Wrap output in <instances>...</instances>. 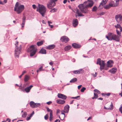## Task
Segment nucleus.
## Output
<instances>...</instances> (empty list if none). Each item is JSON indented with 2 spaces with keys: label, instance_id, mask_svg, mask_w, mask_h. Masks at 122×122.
I'll use <instances>...</instances> for the list:
<instances>
[{
  "label": "nucleus",
  "instance_id": "f257e3e1",
  "mask_svg": "<svg viewBox=\"0 0 122 122\" xmlns=\"http://www.w3.org/2000/svg\"><path fill=\"white\" fill-rule=\"evenodd\" d=\"M93 4L92 1L88 0L85 2L83 4L79 5L78 7L82 13L86 14L87 12V8L91 7Z\"/></svg>",
  "mask_w": 122,
  "mask_h": 122
},
{
  "label": "nucleus",
  "instance_id": "f03ea898",
  "mask_svg": "<svg viewBox=\"0 0 122 122\" xmlns=\"http://www.w3.org/2000/svg\"><path fill=\"white\" fill-rule=\"evenodd\" d=\"M24 6L23 5H19V3L17 2L14 7V10L17 12V14L20 13L24 10Z\"/></svg>",
  "mask_w": 122,
  "mask_h": 122
},
{
  "label": "nucleus",
  "instance_id": "7ed1b4c3",
  "mask_svg": "<svg viewBox=\"0 0 122 122\" xmlns=\"http://www.w3.org/2000/svg\"><path fill=\"white\" fill-rule=\"evenodd\" d=\"M39 8L37 9V11L39 12L41 14L42 16H45V15L46 11V7L42 5H39Z\"/></svg>",
  "mask_w": 122,
  "mask_h": 122
},
{
  "label": "nucleus",
  "instance_id": "20e7f679",
  "mask_svg": "<svg viewBox=\"0 0 122 122\" xmlns=\"http://www.w3.org/2000/svg\"><path fill=\"white\" fill-rule=\"evenodd\" d=\"M18 43V41L16 42V43L15 45L16 46L15 48V56L17 58H18L19 56V54L21 53L20 50L21 48V46L20 45L19 47L17 46Z\"/></svg>",
  "mask_w": 122,
  "mask_h": 122
},
{
  "label": "nucleus",
  "instance_id": "39448f33",
  "mask_svg": "<svg viewBox=\"0 0 122 122\" xmlns=\"http://www.w3.org/2000/svg\"><path fill=\"white\" fill-rule=\"evenodd\" d=\"M36 49L35 47L34 46L31 45L28 48V51L30 52V56H33L36 53Z\"/></svg>",
  "mask_w": 122,
  "mask_h": 122
},
{
  "label": "nucleus",
  "instance_id": "423d86ee",
  "mask_svg": "<svg viewBox=\"0 0 122 122\" xmlns=\"http://www.w3.org/2000/svg\"><path fill=\"white\" fill-rule=\"evenodd\" d=\"M120 1V0H116V4L115 3L114 1H111L108 4L111 7H114L117 6L119 5V2Z\"/></svg>",
  "mask_w": 122,
  "mask_h": 122
},
{
  "label": "nucleus",
  "instance_id": "0eeeda50",
  "mask_svg": "<svg viewBox=\"0 0 122 122\" xmlns=\"http://www.w3.org/2000/svg\"><path fill=\"white\" fill-rule=\"evenodd\" d=\"M56 5L55 2L52 0H51L47 4V7L49 9H51L52 8L55 6Z\"/></svg>",
  "mask_w": 122,
  "mask_h": 122
},
{
  "label": "nucleus",
  "instance_id": "6e6552de",
  "mask_svg": "<svg viewBox=\"0 0 122 122\" xmlns=\"http://www.w3.org/2000/svg\"><path fill=\"white\" fill-rule=\"evenodd\" d=\"M120 37L116 35L113 34L112 38L110 39H109L110 41H112L113 40L117 42H119L120 41Z\"/></svg>",
  "mask_w": 122,
  "mask_h": 122
},
{
  "label": "nucleus",
  "instance_id": "1a4fd4ad",
  "mask_svg": "<svg viewBox=\"0 0 122 122\" xmlns=\"http://www.w3.org/2000/svg\"><path fill=\"white\" fill-rule=\"evenodd\" d=\"M115 19L117 22L120 23L122 20V15L121 14L117 15L115 16Z\"/></svg>",
  "mask_w": 122,
  "mask_h": 122
},
{
  "label": "nucleus",
  "instance_id": "9d476101",
  "mask_svg": "<svg viewBox=\"0 0 122 122\" xmlns=\"http://www.w3.org/2000/svg\"><path fill=\"white\" fill-rule=\"evenodd\" d=\"M75 10L76 11V18H77L78 16H84V15L82 14L81 13L79 12V11L78 9H76Z\"/></svg>",
  "mask_w": 122,
  "mask_h": 122
},
{
  "label": "nucleus",
  "instance_id": "9b49d317",
  "mask_svg": "<svg viewBox=\"0 0 122 122\" xmlns=\"http://www.w3.org/2000/svg\"><path fill=\"white\" fill-rule=\"evenodd\" d=\"M114 62L112 60H110L107 62V66L108 67H112L113 65Z\"/></svg>",
  "mask_w": 122,
  "mask_h": 122
},
{
  "label": "nucleus",
  "instance_id": "f8f14e48",
  "mask_svg": "<svg viewBox=\"0 0 122 122\" xmlns=\"http://www.w3.org/2000/svg\"><path fill=\"white\" fill-rule=\"evenodd\" d=\"M61 40L62 42L66 43L69 41V39L67 37L64 36L61 37Z\"/></svg>",
  "mask_w": 122,
  "mask_h": 122
},
{
  "label": "nucleus",
  "instance_id": "ddd939ff",
  "mask_svg": "<svg viewBox=\"0 0 122 122\" xmlns=\"http://www.w3.org/2000/svg\"><path fill=\"white\" fill-rule=\"evenodd\" d=\"M113 34L112 33L109 32L107 34V35H106V37L108 40L110 41L109 39L112 38Z\"/></svg>",
  "mask_w": 122,
  "mask_h": 122
},
{
  "label": "nucleus",
  "instance_id": "4468645a",
  "mask_svg": "<svg viewBox=\"0 0 122 122\" xmlns=\"http://www.w3.org/2000/svg\"><path fill=\"white\" fill-rule=\"evenodd\" d=\"M83 72V70L82 69H80L78 70H76L73 71L74 73L76 74H79L82 73Z\"/></svg>",
  "mask_w": 122,
  "mask_h": 122
},
{
  "label": "nucleus",
  "instance_id": "2eb2a0df",
  "mask_svg": "<svg viewBox=\"0 0 122 122\" xmlns=\"http://www.w3.org/2000/svg\"><path fill=\"white\" fill-rule=\"evenodd\" d=\"M72 23L73 26L75 27H76L78 24V22L77 19H73Z\"/></svg>",
  "mask_w": 122,
  "mask_h": 122
},
{
  "label": "nucleus",
  "instance_id": "dca6fc26",
  "mask_svg": "<svg viewBox=\"0 0 122 122\" xmlns=\"http://www.w3.org/2000/svg\"><path fill=\"white\" fill-rule=\"evenodd\" d=\"M58 97L59 98L63 99H65L67 98V97L66 96L61 94H58Z\"/></svg>",
  "mask_w": 122,
  "mask_h": 122
},
{
  "label": "nucleus",
  "instance_id": "f3484780",
  "mask_svg": "<svg viewBox=\"0 0 122 122\" xmlns=\"http://www.w3.org/2000/svg\"><path fill=\"white\" fill-rule=\"evenodd\" d=\"M33 86L32 85H30V86L28 87H27L25 88L24 90H23V91H25L27 93L29 92L30 91V90L31 89Z\"/></svg>",
  "mask_w": 122,
  "mask_h": 122
},
{
  "label": "nucleus",
  "instance_id": "a211bd4d",
  "mask_svg": "<svg viewBox=\"0 0 122 122\" xmlns=\"http://www.w3.org/2000/svg\"><path fill=\"white\" fill-rule=\"evenodd\" d=\"M69 105H66L64 107V112L65 113H68L69 110Z\"/></svg>",
  "mask_w": 122,
  "mask_h": 122
},
{
  "label": "nucleus",
  "instance_id": "6ab92c4d",
  "mask_svg": "<svg viewBox=\"0 0 122 122\" xmlns=\"http://www.w3.org/2000/svg\"><path fill=\"white\" fill-rule=\"evenodd\" d=\"M100 70L102 71V70L103 69L104 67L105 64L104 61H102L101 63H100Z\"/></svg>",
  "mask_w": 122,
  "mask_h": 122
},
{
  "label": "nucleus",
  "instance_id": "aec40b11",
  "mask_svg": "<svg viewBox=\"0 0 122 122\" xmlns=\"http://www.w3.org/2000/svg\"><path fill=\"white\" fill-rule=\"evenodd\" d=\"M117 70V68L116 67H113L109 71L110 72L114 74Z\"/></svg>",
  "mask_w": 122,
  "mask_h": 122
},
{
  "label": "nucleus",
  "instance_id": "412c9836",
  "mask_svg": "<svg viewBox=\"0 0 122 122\" xmlns=\"http://www.w3.org/2000/svg\"><path fill=\"white\" fill-rule=\"evenodd\" d=\"M107 0H102L101 3H100L99 7L101 6L103 7L104 5L107 3Z\"/></svg>",
  "mask_w": 122,
  "mask_h": 122
},
{
  "label": "nucleus",
  "instance_id": "4be33fe9",
  "mask_svg": "<svg viewBox=\"0 0 122 122\" xmlns=\"http://www.w3.org/2000/svg\"><path fill=\"white\" fill-rule=\"evenodd\" d=\"M26 19V17L25 16H24L22 19V23L21 24L22 28H23L24 26L25 23V20Z\"/></svg>",
  "mask_w": 122,
  "mask_h": 122
},
{
  "label": "nucleus",
  "instance_id": "5701e85b",
  "mask_svg": "<svg viewBox=\"0 0 122 122\" xmlns=\"http://www.w3.org/2000/svg\"><path fill=\"white\" fill-rule=\"evenodd\" d=\"M57 103L59 104H63L65 102V101L61 99H58L56 101Z\"/></svg>",
  "mask_w": 122,
  "mask_h": 122
},
{
  "label": "nucleus",
  "instance_id": "b1692460",
  "mask_svg": "<svg viewBox=\"0 0 122 122\" xmlns=\"http://www.w3.org/2000/svg\"><path fill=\"white\" fill-rule=\"evenodd\" d=\"M72 46L74 48H79L81 47L80 45L74 43L72 44Z\"/></svg>",
  "mask_w": 122,
  "mask_h": 122
},
{
  "label": "nucleus",
  "instance_id": "393cba45",
  "mask_svg": "<svg viewBox=\"0 0 122 122\" xmlns=\"http://www.w3.org/2000/svg\"><path fill=\"white\" fill-rule=\"evenodd\" d=\"M55 47V46L54 45H51L48 46L47 48L49 50L52 49L54 48Z\"/></svg>",
  "mask_w": 122,
  "mask_h": 122
},
{
  "label": "nucleus",
  "instance_id": "a878e982",
  "mask_svg": "<svg viewBox=\"0 0 122 122\" xmlns=\"http://www.w3.org/2000/svg\"><path fill=\"white\" fill-rule=\"evenodd\" d=\"M39 53L42 54H46V50L41 49L39 52Z\"/></svg>",
  "mask_w": 122,
  "mask_h": 122
},
{
  "label": "nucleus",
  "instance_id": "bb28decb",
  "mask_svg": "<svg viewBox=\"0 0 122 122\" xmlns=\"http://www.w3.org/2000/svg\"><path fill=\"white\" fill-rule=\"evenodd\" d=\"M71 48V46L70 45H68L66 46L64 48V50L66 51L69 50Z\"/></svg>",
  "mask_w": 122,
  "mask_h": 122
},
{
  "label": "nucleus",
  "instance_id": "cd10ccee",
  "mask_svg": "<svg viewBox=\"0 0 122 122\" xmlns=\"http://www.w3.org/2000/svg\"><path fill=\"white\" fill-rule=\"evenodd\" d=\"M30 77L27 75H26L25 76V78L24 79V80L25 82L27 81L30 79Z\"/></svg>",
  "mask_w": 122,
  "mask_h": 122
},
{
  "label": "nucleus",
  "instance_id": "c85d7f7f",
  "mask_svg": "<svg viewBox=\"0 0 122 122\" xmlns=\"http://www.w3.org/2000/svg\"><path fill=\"white\" fill-rule=\"evenodd\" d=\"M35 103L33 101H31L30 102V106L33 108H34Z\"/></svg>",
  "mask_w": 122,
  "mask_h": 122
},
{
  "label": "nucleus",
  "instance_id": "c756f323",
  "mask_svg": "<svg viewBox=\"0 0 122 122\" xmlns=\"http://www.w3.org/2000/svg\"><path fill=\"white\" fill-rule=\"evenodd\" d=\"M77 79L76 78H74L71 79L70 81V83H74L75 82L77 81Z\"/></svg>",
  "mask_w": 122,
  "mask_h": 122
},
{
  "label": "nucleus",
  "instance_id": "7c9ffc66",
  "mask_svg": "<svg viewBox=\"0 0 122 122\" xmlns=\"http://www.w3.org/2000/svg\"><path fill=\"white\" fill-rule=\"evenodd\" d=\"M44 41H41L38 42L37 43V45L38 46H39L42 45L44 43Z\"/></svg>",
  "mask_w": 122,
  "mask_h": 122
},
{
  "label": "nucleus",
  "instance_id": "2f4dec72",
  "mask_svg": "<svg viewBox=\"0 0 122 122\" xmlns=\"http://www.w3.org/2000/svg\"><path fill=\"white\" fill-rule=\"evenodd\" d=\"M113 105L112 102L111 103L110 107L108 108V110H112L113 109Z\"/></svg>",
  "mask_w": 122,
  "mask_h": 122
},
{
  "label": "nucleus",
  "instance_id": "473e14b6",
  "mask_svg": "<svg viewBox=\"0 0 122 122\" xmlns=\"http://www.w3.org/2000/svg\"><path fill=\"white\" fill-rule=\"evenodd\" d=\"M46 108L47 110V112H50V114H52V110L51 109H49V108L48 107H46Z\"/></svg>",
  "mask_w": 122,
  "mask_h": 122
},
{
  "label": "nucleus",
  "instance_id": "72a5a7b5",
  "mask_svg": "<svg viewBox=\"0 0 122 122\" xmlns=\"http://www.w3.org/2000/svg\"><path fill=\"white\" fill-rule=\"evenodd\" d=\"M41 104L39 103H35L34 108L40 106Z\"/></svg>",
  "mask_w": 122,
  "mask_h": 122
},
{
  "label": "nucleus",
  "instance_id": "f704fd0d",
  "mask_svg": "<svg viewBox=\"0 0 122 122\" xmlns=\"http://www.w3.org/2000/svg\"><path fill=\"white\" fill-rule=\"evenodd\" d=\"M53 115L51 113L50 114V117H49V120L50 121H52V120L53 118Z\"/></svg>",
  "mask_w": 122,
  "mask_h": 122
},
{
  "label": "nucleus",
  "instance_id": "c9c22d12",
  "mask_svg": "<svg viewBox=\"0 0 122 122\" xmlns=\"http://www.w3.org/2000/svg\"><path fill=\"white\" fill-rule=\"evenodd\" d=\"M101 60L100 59L98 58L97 60V64H99V65H100V63H101Z\"/></svg>",
  "mask_w": 122,
  "mask_h": 122
},
{
  "label": "nucleus",
  "instance_id": "e433bc0d",
  "mask_svg": "<svg viewBox=\"0 0 122 122\" xmlns=\"http://www.w3.org/2000/svg\"><path fill=\"white\" fill-rule=\"evenodd\" d=\"M27 115V112H24L23 114L22 115V117L23 118H25Z\"/></svg>",
  "mask_w": 122,
  "mask_h": 122
},
{
  "label": "nucleus",
  "instance_id": "4c0bfd02",
  "mask_svg": "<svg viewBox=\"0 0 122 122\" xmlns=\"http://www.w3.org/2000/svg\"><path fill=\"white\" fill-rule=\"evenodd\" d=\"M111 8L109 5H107L104 7V8L106 9H108Z\"/></svg>",
  "mask_w": 122,
  "mask_h": 122
},
{
  "label": "nucleus",
  "instance_id": "58836bf2",
  "mask_svg": "<svg viewBox=\"0 0 122 122\" xmlns=\"http://www.w3.org/2000/svg\"><path fill=\"white\" fill-rule=\"evenodd\" d=\"M61 112V114H62V115H63L62 116V117H63V118L62 119H61V120H63L64 117H65V114L63 113V112H64V111H62Z\"/></svg>",
  "mask_w": 122,
  "mask_h": 122
},
{
  "label": "nucleus",
  "instance_id": "ea45409f",
  "mask_svg": "<svg viewBox=\"0 0 122 122\" xmlns=\"http://www.w3.org/2000/svg\"><path fill=\"white\" fill-rule=\"evenodd\" d=\"M116 31L117 32V33L118 35L117 36L120 37L121 36V34L120 33L119 31L117 29L116 30Z\"/></svg>",
  "mask_w": 122,
  "mask_h": 122
},
{
  "label": "nucleus",
  "instance_id": "a19ab883",
  "mask_svg": "<svg viewBox=\"0 0 122 122\" xmlns=\"http://www.w3.org/2000/svg\"><path fill=\"white\" fill-rule=\"evenodd\" d=\"M97 10V7L96 6H95L93 7L92 9V11H96Z\"/></svg>",
  "mask_w": 122,
  "mask_h": 122
},
{
  "label": "nucleus",
  "instance_id": "79ce46f5",
  "mask_svg": "<svg viewBox=\"0 0 122 122\" xmlns=\"http://www.w3.org/2000/svg\"><path fill=\"white\" fill-rule=\"evenodd\" d=\"M115 27L116 28L119 29L121 26L119 24H117V25H115Z\"/></svg>",
  "mask_w": 122,
  "mask_h": 122
},
{
  "label": "nucleus",
  "instance_id": "37998d69",
  "mask_svg": "<svg viewBox=\"0 0 122 122\" xmlns=\"http://www.w3.org/2000/svg\"><path fill=\"white\" fill-rule=\"evenodd\" d=\"M94 91L95 92H96L99 94L100 93V92L97 89H94Z\"/></svg>",
  "mask_w": 122,
  "mask_h": 122
},
{
  "label": "nucleus",
  "instance_id": "c03bdc74",
  "mask_svg": "<svg viewBox=\"0 0 122 122\" xmlns=\"http://www.w3.org/2000/svg\"><path fill=\"white\" fill-rule=\"evenodd\" d=\"M49 117V116L48 114H46V115L44 117V118L45 120H47L48 118Z\"/></svg>",
  "mask_w": 122,
  "mask_h": 122
},
{
  "label": "nucleus",
  "instance_id": "a18cd8bd",
  "mask_svg": "<svg viewBox=\"0 0 122 122\" xmlns=\"http://www.w3.org/2000/svg\"><path fill=\"white\" fill-rule=\"evenodd\" d=\"M42 67L41 66L39 69L37 71V72H39L40 71L42 70Z\"/></svg>",
  "mask_w": 122,
  "mask_h": 122
},
{
  "label": "nucleus",
  "instance_id": "49530a36",
  "mask_svg": "<svg viewBox=\"0 0 122 122\" xmlns=\"http://www.w3.org/2000/svg\"><path fill=\"white\" fill-rule=\"evenodd\" d=\"M86 88L84 87H83L81 89V92H83L84 91L86 90Z\"/></svg>",
  "mask_w": 122,
  "mask_h": 122
},
{
  "label": "nucleus",
  "instance_id": "de8ad7c7",
  "mask_svg": "<svg viewBox=\"0 0 122 122\" xmlns=\"http://www.w3.org/2000/svg\"><path fill=\"white\" fill-rule=\"evenodd\" d=\"M26 84H24V85L23 86V87H21V88H19V89H20L21 90H22L21 91H23V90L24 89H22V88H24V87H25L26 86Z\"/></svg>",
  "mask_w": 122,
  "mask_h": 122
},
{
  "label": "nucleus",
  "instance_id": "09e8293b",
  "mask_svg": "<svg viewBox=\"0 0 122 122\" xmlns=\"http://www.w3.org/2000/svg\"><path fill=\"white\" fill-rule=\"evenodd\" d=\"M105 13L104 12H101L99 13V15H102L105 14Z\"/></svg>",
  "mask_w": 122,
  "mask_h": 122
},
{
  "label": "nucleus",
  "instance_id": "8fccbe9b",
  "mask_svg": "<svg viewBox=\"0 0 122 122\" xmlns=\"http://www.w3.org/2000/svg\"><path fill=\"white\" fill-rule=\"evenodd\" d=\"M94 96L95 97V99H96L98 98V95L97 94H96L95 93H94Z\"/></svg>",
  "mask_w": 122,
  "mask_h": 122
},
{
  "label": "nucleus",
  "instance_id": "3c124183",
  "mask_svg": "<svg viewBox=\"0 0 122 122\" xmlns=\"http://www.w3.org/2000/svg\"><path fill=\"white\" fill-rule=\"evenodd\" d=\"M56 9L55 8H54L53 9H52V10H50V12H54L55 11H56Z\"/></svg>",
  "mask_w": 122,
  "mask_h": 122
},
{
  "label": "nucleus",
  "instance_id": "603ef678",
  "mask_svg": "<svg viewBox=\"0 0 122 122\" xmlns=\"http://www.w3.org/2000/svg\"><path fill=\"white\" fill-rule=\"evenodd\" d=\"M52 103V102L51 101H50L46 103L48 105H50Z\"/></svg>",
  "mask_w": 122,
  "mask_h": 122
},
{
  "label": "nucleus",
  "instance_id": "864d4df0",
  "mask_svg": "<svg viewBox=\"0 0 122 122\" xmlns=\"http://www.w3.org/2000/svg\"><path fill=\"white\" fill-rule=\"evenodd\" d=\"M33 8L34 9H36V6L35 5H32Z\"/></svg>",
  "mask_w": 122,
  "mask_h": 122
},
{
  "label": "nucleus",
  "instance_id": "5fc2aeb1",
  "mask_svg": "<svg viewBox=\"0 0 122 122\" xmlns=\"http://www.w3.org/2000/svg\"><path fill=\"white\" fill-rule=\"evenodd\" d=\"M119 110L120 112L122 114V106L120 108Z\"/></svg>",
  "mask_w": 122,
  "mask_h": 122
},
{
  "label": "nucleus",
  "instance_id": "6e6d98bb",
  "mask_svg": "<svg viewBox=\"0 0 122 122\" xmlns=\"http://www.w3.org/2000/svg\"><path fill=\"white\" fill-rule=\"evenodd\" d=\"M31 117L30 116L29 117H27L26 118V120L27 121H28L30 119Z\"/></svg>",
  "mask_w": 122,
  "mask_h": 122
},
{
  "label": "nucleus",
  "instance_id": "4d7b16f0",
  "mask_svg": "<svg viewBox=\"0 0 122 122\" xmlns=\"http://www.w3.org/2000/svg\"><path fill=\"white\" fill-rule=\"evenodd\" d=\"M34 112L33 111L32 113L30 114V117H32V116L34 114Z\"/></svg>",
  "mask_w": 122,
  "mask_h": 122
},
{
  "label": "nucleus",
  "instance_id": "13d9d810",
  "mask_svg": "<svg viewBox=\"0 0 122 122\" xmlns=\"http://www.w3.org/2000/svg\"><path fill=\"white\" fill-rule=\"evenodd\" d=\"M54 122H60V120L58 119H56Z\"/></svg>",
  "mask_w": 122,
  "mask_h": 122
},
{
  "label": "nucleus",
  "instance_id": "bf43d9fd",
  "mask_svg": "<svg viewBox=\"0 0 122 122\" xmlns=\"http://www.w3.org/2000/svg\"><path fill=\"white\" fill-rule=\"evenodd\" d=\"M60 112V110L59 109H57V110L56 113L58 114Z\"/></svg>",
  "mask_w": 122,
  "mask_h": 122
},
{
  "label": "nucleus",
  "instance_id": "052dcab7",
  "mask_svg": "<svg viewBox=\"0 0 122 122\" xmlns=\"http://www.w3.org/2000/svg\"><path fill=\"white\" fill-rule=\"evenodd\" d=\"M8 120V122H10L11 120L10 119L7 118L6 119V121H7Z\"/></svg>",
  "mask_w": 122,
  "mask_h": 122
},
{
  "label": "nucleus",
  "instance_id": "680f3d73",
  "mask_svg": "<svg viewBox=\"0 0 122 122\" xmlns=\"http://www.w3.org/2000/svg\"><path fill=\"white\" fill-rule=\"evenodd\" d=\"M49 25L50 26V27H51V28H52L53 27V25H50V24H49Z\"/></svg>",
  "mask_w": 122,
  "mask_h": 122
},
{
  "label": "nucleus",
  "instance_id": "e2e57ef3",
  "mask_svg": "<svg viewBox=\"0 0 122 122\" xmlns=\"http://www.w3.org/2000/svg\"><path fill=\"white\" fill-rule=\"evenodd\" d=\"M2 81H0V82H1V83H3L4 82V81L3 79H2Z\"/></svg>",
  "mask_w": 122,
  "mask_h": 122
},
{
  "label": "nucleus",
  "instance_id": "0e129e2a",
  "mask_svg": "<svg viewBox=\"0 0 122 122\" xmlns=\"http://www.w3.org/2000/svg\"><path fill=\"white\" fill-rule=\"evenodd\" d=\"M7 0H4L3 1V3L4 4L6 3L7 2Z\"/></svg>",
  "mask_w": 122,
  "mask_h": 122
},
{
  "label": "nucleus",
  "instance_id": "69168bd1",
  "mask_svg": "<svg viewBox=\"0 0 122 122\" xmlns=\"http://www.w3.org/2000/svg\"><path fill=\"white\" fill-rule=\"evenodd\" d=\"M92 75L94 77L96 76V75H95V74H92Z\"/></svg>",
  "mask_w": 122,
  "mask_h": 122
},
{
  "label": "nucleus",
  "instance_id": "338daca9",
  "mask_svg": "<svg viewBox=\"0 0 122 122\" xmlns=\"http://www.w3.org/2000/svg\"><path fill=\"white\" fill-rule=\"evenodd\" d=\"M111 94L110 93H106V95H107V96H109Z\"/></svg>",
  "mask_w": 122,
  "mask_h": 122
},
{
  "label": "nucleus",
  "instance_id": "774afa93",
  "mask_svg": "<svg viewBox=\"0 0 122 122\" xmlns=\"http://www.w3.org/2000/svg\"><path fill=\"white\" fill-rule=\"evenodd\" d=\"M92 119V117H89L87 119V121H88L89 120H90L91 119Z\"/></svg>",
  "mask_w": 122,
  "mask_h": 122
}]
</instances>
